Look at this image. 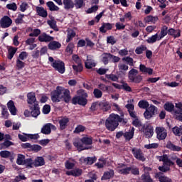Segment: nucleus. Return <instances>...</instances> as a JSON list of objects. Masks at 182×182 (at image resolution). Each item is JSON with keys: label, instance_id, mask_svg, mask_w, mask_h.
<instances>
[{"label": "nucleus", "instance_id": "9", "mask_svg": "<svg viewBox=\"0 0 182 182\" xmlns=\"http://www.w3.org/2000/svg\"><path fill=\"white\" fill-rule=\"evenodd\" d=\"M12 25V18L8 16H4L0 19V28L6 29Z\"/></svg>", "mask_w": 182, "mask_h": 182}, {"label": "nucleus", "instance_id": "50", "mask_svg": "<svg viewBox=\"0 0 182 182\" xmlns=\"http://www.w3.org/2000/svg\"><path fill=\"white\" fill-rule=\"evenodd\" d=\"M164 109L165 110H167V112H173L174 109V105L170 102L166 103L164 105Z\"/></svg>", "mask_w": 182, "mask_h": 182}, {"label": "nucleus", "instance_id": "46", "mask_svg": "<svg viewBox=\"0 0 182 182\" xmlns=\"http://www.w3.org/2000/svg\"><path fill=\"white\" fill-rule=\"evenodd\" d=\"M138 106L140 107V109H147V108H149V102L146 100H141L139 102Z\"/></svg>", "mask_w": 182, "mask_h": 182}, {"label": "nucleus", "instance_id": "45", "mask_svg": "<svg viewBox=\"0 0 182 182\" xmlns=\"http://www.w3.org/2000/svg\"><path fill=\"white\" fill-rule=\"evenodd\" d=\"M105 77L109 80H112V82H117L119 80V77L114 74H107Z\"/></svg>", "mask_w": 182, "mask_h": 182}, {"label": "nucleus", "instance_id": "29", "mask_svg": "<svg viewBox=\"0 0 182 182\" xmlns=\"http://www.w3.org/2000/svg\"><path fill=\"white\" fill-rule=\"evenodd\" d=\"M63 4L65 9H73L75 8V3L72 0H63Z\"/></svg>", "mask_w": 182, "mask_h": 182}, {"label": "nucleus", "instance_id": "20", "mask_svg": "<svg viewBox=\"0 0 182 182\" xmlns=\"http://www.w3.org/2000/svg\"><path fill=\"white\" fill-rule=\"evenodd\" d=\"M60 130H65L68 127V123H69V119L68 117H62L58 120Z\"/></svg>", "mask_w": 182, "mask_h": 182}, {"label": "nucleus", "instance_id": "64", "mask_svg": "<svg viewBox=\"0 0 182 182\" xmlns=\"http://www.w3.org/2000/svg\"><path fill=\"white\" fill-rule=\"evenodd\" d=\"M176 107L178 109V110L176 112L178 114H182V103L178 102L176 103Z\"/></svg>", "mask_w": 182, "mask_h": 182}, {"label": "nucleus", "instance_id": "62", "mask_svg": "<svg viewBox=\"0 0 182 182\" xmlns=\"http://www.w3.org/2000/svg\"><path fill=\"white\" fill-rule=\"evenodd\" d=\"M100 162H97L95 164V166L97 167V168H102L106 165L107 161L105 160H100Z\"/></svg>", "mask_w": 182, "mask_h": 182}, {"label": "nucleus", "instance_id": "12", "mask_svg": "<svg viewBox=\"0 0 182 182\" xmlns=\"http://www.w3.org/2000/svg\"><path fill=\"white\" fill-rule=\"evenodd\" d=\"M52 130H56V126L51 123H48L42 127L41 133H43V134H50V133H52Z\"/></svg>", "mask_w": 182, "mask_h": 182}, {"label": "nucleus", "instance_id": "41", "mask_svg": "<svg viewBox=\"0 0 182 182\" xmlns=\"http://www.w3.org/2000/svg\"><path fill=\"white\" fill-rule=\"evenodd\" d=\"M172 132L175 136H180L182 134V127H174L172 129Z\"/></svg>", "mask_w": 182, "mask_h": 182}, {"label": "nucleus", "instance_id": "35", "mask_svg": "<svg viewBox=\"0 0 182 182\" xmlns=\"http://www.w3.org/2000/svg\"><path fill=\"white\" fill-rule=\"evenodd\" d=\"M166 147L173 151H180V150H181L180 146L174 145L171 141L167 142Z\"/></svg>", "mask_w": 182, "mask_h": 182}, {"label": "nucleus", "instance_id": "34", "mask_svg": "<svg viewBox=\"0 0 182 182\" xmlns=\"http://www.w3.org/2000/svg\"><path fill=\"white\" fill-rule=\"evenodd\" d=\"M76 36V33L73 29H68L67 33L66 42L69 43Z\"/></svg>", "mask_w": 182, "mask_h": 182}, {"label": "nucleus", "instance_id": "36", "mask_svg": "<svg viewBox=\"0 0 182 182\" xmlns=\"http://www.w3.org/2000/svg\"><path fill=\"white\" fill-rule=\"evenodd\" d=\"M46 6L48 7L49 11H59V7L53 3V1H48Z\"/></svg>", "mask_w": 182, "mask_h": 182}, {"label": "nucleus", "instance_id": "33", "mask_svg": "<svg viewBox=\"0 0 182 182\" xmlns=\"http://www.w3.org/2000/svg\"><path fill=\"white\" fill-rule=\"evenodd\" d=\"M0 156L3 159H14V153L9 151H0Z\"/></svg>", "mask_w": 182, "mask_h": 182}, {"label": "nucleus", "instance_id": "47", "mask_svg": "<svg viewBox=\"0 0 182 182\" xmlns=\"http://www.w3.org/2000/svg\"><path fill=\"white\" fill-rule=\"evenodd\" d=\"M146 49H147V47L145 46H139L136 48L135 53H136V55H141V53H143L144 50H146Z\"/></svg>", "mask_w": 182, "mask_h": 182}, {"label": "nucleus", "instance_id": "10", "mask_svg": "<svg viewBox=\"0 0 182 182\" xmlns=\"http://www.w3.org/2000/svg\"><path fill=\"white\" fill-rule=\"evenodd\" d=\"M27 103L29 106H35L39 105V102L36 100V94L33 92L27 94Z\"/></svg>", "mask_w": 182, "mask_h": 182}, {"label": "nucleus", "instance_id": "43", "mask_svg": "<svg viewBox=\"0 0 182 182\" xmlns=\"http://www.w3.org/2000/svg\"><path fill=\"white\" fill-rule=\"evenodd\" d=\"M16 66L18 70H21V69H23V68H25V63L22 61V60L17 58L16 62Z\"/></svg>", "mask_w": 182, "mask_h": 182}, {"label": "nucleus", "instance_id": "15", "mask_svg": "<svg viewBox=\"0 0 182 182\" xmlns=\"http://www.w3.org/2000/svg\"><path fill=\"white\" fill-rule=\"evenodd\" d=\"M133 156L137 160H143L144 159V155L143 154V151H141V149H137V148H133L132 149Z\"/></svg>", "mask_w": 182, "mask_h": 182}, {"label": "nucleus", "instance_id": "52", "mask_svg": "<svg viewBox=\"0 0 182 182\" xmlns=\"http://www.w3.org/2000/svg\"><path fill=\"white\" fill-rule=\"evenodd\" d=\"M74 6H75L76 9H80L83 6V0H75Z\"/></svg>", "mask_w": 182, "mask_h": 182}, {"label": "nucleus", "instance_id": "13", "mask_svg": "<svg viewBox=\"0 0 182 182\" xmlns=\"http://www.w3.org/2000/svg\"><path fill=\"white\" fill-rule=\"evenodd\" d=\"M29 108L31 110V114L33 117H38L41 114V108L39 104L36 105H29Z\"/></svg>", "mask_w": 182, "mask_h": 182}, {"label": "nucleus", "instance_id": "44", "mask_svg": "<svg viewBox=\"0 0 182 182\" xmlns=\"http://www.w3.org/2000/svg\"><path fill=\"white\" fill-rule=\"evenodd\" d=\"M23 18H25V14H18L17 18L15 20L16 24V25H21L23 23Z\"/></svg>", "mask_w": 182, "mask_h": 182}, {"label": "nucleus", "instance_id": "54", "mask_svg": "<svg viewBox=\"0 0 182 182\" xmlns=\"http://www.w3.org/2000/svg\"><path fill=\"white\" fill-rule=\"evenodd\" d=\"M27 178L23 174H20L18 176L15 177L11 182H20L21 180H26Z\"/></svg>", "mask_w": 182, "mask_h": 182}, {"label": "nucleus", "instance_id": "27", "mask_svg": "<svg viewBox=\"0 0 182 182\" xmlns=\"http://www.w3.org/2000/svg\"><path fill=\"white\" fill-rule=\"evenodd\" d=\"M159 41H161V40L160 39V37L159 36V33H156V34L148 38V39L146 40V42H147V43H149L151 45L153 43H156V42H157Z\"/></svg>", "mask_w": 182, "mask_h": 182}, {"label": "nucleus", "instance_id": "3", "mask_svg": "<svg viewBox=\"0 0 182 182\" xmlns=\"http://www.w3.org/2000/svg\"><path fill=\"white\" fill-rule=\"evenodd\" d=\"M89 144H92V138L87 136H84L81 139L76 140L73 143L75 147H77V150L80 151L82 150H86V149H87L86 146H89Z\"/></svg>", "mask_w": 182, "mask_h": 182}, {"label": "nucleus", "instance_id": "63", "mask_svg": "<svg viewBox=\"0 0 182 182\" xmlns=\"http://www.w3.org/2000/svg\"><path fill=\"white\" fill-rule=\"evenodd\" d=\"M118 68L119 70H129V65L123 63H119Z\"/></svg>", "mask_w": 182, "mask_h": 182}, {"label": "nucleus", "instance_id": "28", "mask_svg": "<svg viewBox=\"0 0 182 182\" xmlns=\"http://www.w3.org/2000/svg\"><path fill=\"white\" fill-rule=\"evenodd\" d=\"M159 21V17L157 16H147L145 18H144V21L146 22V23H156V22H157Z\"/></svg>", "mask_w": 182, "mask_h": 182}, {"label": "nucleus", "instance_id": "25", "mask_svg": "<svg viewBox=\"0 0 182 182\" xmlns=\"http://www.w3.org/2000/svg\"><path fill=\"white\" fill-rule=\"evenodd\" d=\"M134 136V127H132L129 132L124 133V138L127 141H130Z\"/></svg>", "mask_w": 182, "mask_h": 182}, {"label": "nucleus", "instance_id": "42", "mask_svg": "<svg viewBox=\"0 0 182 182\" xmlns=\"http://www.w3.org/2000/svg\"><path fill=\"white\" fill-rule=\"evenodd\" d=\"M141 180L143 181V182H154L149 173L142 174Z\"/></svg>", "mask_w": 182, "mask_h": 182}, {"label": "nucleus", "instance_id": "2", "mask_svg": "<svg viewBox=\"0 0 182 182\" xmlns=\"http://www.w3.org/2000/svg\"><path fill=\"white\" fill-rule=\"evenodd\" d=\"M71 99L70 91L63 87L58 86L51 93V100L54 103L59 102L62 100H63L65 103H69Z\"/></svg>", "mask_w": 182, "mask_h": 182}, {"label": "nucleus", "instance_id": "51", "mask_svg": "<svg viewBox=\"0 0 182 182\" xmlns=\"http://www.w3.org/2000/svg\"><path fill=\"white\" fill-rule=\"evenodd\" d=\"M73 48H75V45L73 43H69L65 50L67 53L72 55L73 53Z\"/></svg>", "mask_w": 182, "mask_h": 182}, {"label": "nucleus", "instance_id": "18", "mask_svg": "<svg viewBox=\"0 0 182 182\" xmlns=\"http://www.w3.org/2000/svg\"><path fill=\"white\" fill-rule=\"evenodd\" d=\"M39 42H52L55 38L46 34V33H42L38 38Z\"/></svg>", "mask_w": 182, "mask_h": 182}, {"label": "nucleus", "instance_id": "30", "mask_svg": "<svg viewBox=\"0 0 182 182\" xmlns=\"http://www.w3.org/2000/svg\"><path fill=\"white\" fill-rule=\"evenodd\" d=\"M33 160H17L16 163L18 166L27 165L28 167L32 168Z\"/></svg>", "mask_w": 182, "mask_h": 182}, {"label": "nucleus", "instance_id": "32", "mask_svg": "<svg viewBox=\"0 0 182 182\" xmlns=\"http://www.w3.org/2000/svg\"><path fill=\"white\" fill-rule=\"evenodd\" d=\"M114 173L113 170H109L108 171L104 172L102 180H109L114 177Z\"/></svg>", "mask_w": 182, "mask_h": 182}, {"label": "nucleus", "instance_id": "11", "mask_svg": "<svg viewBox=\"0 0 182 182\" xmlns=\"http://www.w3.org/2000/svg\"><path fill=\"white\" fill-rule=\"evenodd\" d=\"M51 66H53L54 68V69H55L58 72H59V73H65V63H63L61 60H55Z\"/></svg>", "mask_w": 182, "mask_h": 182}, {"label": "nucleus", "instance_id": "16", "mask_svg": "<svg viewBox=\"0 0 182 182\" xmlns=\"http://www.w3.org/2000/svg\"><path fill=\"white\" fill-rule=\"evenodd\" d=\"M168 35H169V36H172L174 39H176V38H180V36H181V30H180V28H169L168 30Z\"/></svg>", "mask_w": 182, "mask_h": 182}, {"label": "nucleus", "instance_id": "22", "mask_svg": "<svg viewBox=\"0 0 182 182\" xmlns=\"http://www.w3.org/2000/svg\"><path fill=\"white\" fill-rule=\"evenodd\" d=\"M111 29H113V24L110 23H103L100 28V31L102 32V33H106L107 31H111Z\"/></svg>", "mask_w": 182, "mask_h": 182}, {"label": "nucleus", "instance_id": "5", "mask_svg": "<svg viewBox=\"0 0 182 182\" xmlns=\"http://www.w3.org/2000/svg\"><path fill=\"white\" fill-rule=\"evenodd\" d=\"M128 77L132 83H140L143 80L141 75H139V71L134 68L129 72Z\"/></svg>", "mask_w": 182, "mask_h": 182}, {"label": "nucleus", "instance_id": "6", "mask_svg": "<svg viewBox=\"0 0 182 182\" xmlns=\"http://www.w3.org/2000/svg\"><path fill=\"white\" fill-rule=\"evenodd\" d=\"M141 132L144 133V136L147 139H150V137H153V134H154V129L153 128V126L147 123L142 125Z\"/></svg>", "mask_w": 182, "mask_h": 182}, {"label": "nucleus", "instance_id": "58", "mask_svg": "<svg viewBox=\"0 0 182 182\" xmlns=\"http://www.w3.org/2000/svg\"><path fill=\"white\" fill-rule=\"evenodd\" d=\"M85 68L87 69H92V59L90 56H87V60L85 61Z\"/></svg>", "mask_w": 182, "mask_h": 182}, {"label": "nucleus", "instance_id": "61", "mask_svg": "<svg viewBox=\"0 0 182 182\" xmlns=\"http://www.w3.org/2000/svg\"><path fill=\"white\" fill-rule=\"evenodd\" d=\"M93 94L97 99H100V97L103 96V92H102L99 89L94 90Z\"/></svg>", "mask_w": 182, "mask_h": 182}, {"label": "nucleus", "instance_id": "21", "mask_svg": "<svg viewBox=\"0 0 182 182\" xmlns=\"http://www.w3.org/2000/svg\"><path fill=\"white\" fill-rule=\"evenodd\" d=\"M61 47L62 44H60L59 41H51L48 44V49H50V50H58V49H60Z\"/></svg>", "mask_w": 182, "mask_h": 182}, {"label": "nucleus", "instance_id": "17", "mask_svg": "<svg viewBox=\"0 0 182 182\" xmlns=\"http://www.w3.org/2000/svg\"><path fill=\"white\" fill-rule=\"evenodd\" d=\"M65 175L67 176H73L74 177H79L82 175V169L79 168H75L73 170L68 171L65 172Z\"/></svg>", "mask_w": 182, "mask_h": 182}, {"label": "nucleus", "instance_id": "24", "mask_svg": "<svg viewBox=\"0 0 182 182\" xmlns=\"http://www.w3.org/2000/svg\"><path fill=\"white\" fill-rule=\"evenodd\" d=\"M139 70L140 72H141V73H144V75H153V69L147 68L143 64H140Z\"/></svg>", "mask_w": 182, "mask_h": 182}, {"label": "nucleus", "instance_id": "26", "mask_svg": "<svg viewBox=\"0 0 182 182\" xmlns=\"http://www.w3.org/2000/svg\"><path fill=\"white\" fill-rule=\"evenodd\" d=\"M7 107L11 114L13 116H15L16 114V107H15V103H14V101L10 100L7 103Z\"/></svg>", "mask_w": 182, "mask_h": 182}, {"label": "nucleus", "instance_id": "14", "mask_svg": "<svg viewBox=\"0 0 182 182\" xmlns=\"http://www.w3.org/2000/svg\"><path fill=\"white\" fill-rule=\"evenodd\" d=\"M164 161V166H159V170L161 172L166 173L170 170V166L168 165L173 164L171 160H162Z\"/></svg>", "mask_w": 182, "mask_h": 182}, {"label": "nucleus", "instance_id": "48", "mask_svg": "<svg viewBox=\"0 0 182 182\" xmlns=\"http://www.w3.org/2000/svg\"><path fill=\"white\" fill-rule=\"evenodd\" d=\"M134 102V100H128V103L126 105L127 109H128V112H133L134 110V105H133V102Z\"/></svg>", "mask_w": 182, "mask_h": 182}, {"label": "nucleus", "instance_id": "7", "mask_svg": "<svg viewBox=\"0 0 182 182\" xmlns=\"http://www.w3.org/2000/svg\"><path fill=\"white\" fill-rule=\"evenodd\" d=\"M73 60L75 65H73L75 72H82L83 70V65H82V60L77 55H73Z\"/></svg>", "mask_w": 182, "mask_h": 182}, {"label": "nucleus", "instance_id": "40", "mask_svg": "<svg viewBox=\"0 0 182 182\" xmlns=\"http://www.w3.org/2000/svg\"><path fill=\"white\" fill-rule=\"evenodd\" d=\"M86 130V127L83 125H77L75 130L73 131V133L75 134H79V133H82V132Z\"/></svg>", "mask_w": 182, "mask_h": 182}, {"label": "nucleus", "instance_id": "4", "mask_svg": "<svg viewBox=\"0 0 182 182\" xmlns=\"http://www.w3.org/2000/svg\"><path fill=\"white\" fill-rule=\"evenodd\" d=\"M78 93H80L81 95L74 97L72 100L73 105H80L81 106H86L87 104V94L83 90L78 91Z\"/></svg>", "mask_w": 182, "mask_h": 182}, {"label": "nucleus", "instance_id": "57", "mask_svg": "<svg viewBox=\"0 0 182 182\" xmlns=\"http://www.w3.org/2000/svg\"><path fill=\"white\" fill-rule=\"evenodd\" d=\"M28 58V53L26 51H22L19 55L17 59L20 60H25V59Z\"/></svg>", "mask_w": 182, "mask_h": 182}, {"label": "nucleus", "instance_id": "53", "mask_svg": "<svg viewBox=\"0 0 182 182\" xmlns=\"http://www.w3.org/2000/svg\"><path fill=\"white\" fill-rule=\"evenodd\" d=\"M41 35V30L39 28H36L32 31V32L29 34V36L31 38L35 36L36 38H38Z\"/></svg>", "mask_w": 182, "mask_h": 182}, {"label": "nucleus", "instance_id": "55", "mask_svg": "<svg viewBox=\"0 0 182 182\" xmlns=\"http://www.w3.org/2000/svg\"><path fill=\"white\" fill-rule=\"evenodd\" d=\"M122 89L125 90V92H132V87L129 86L127 82H122Z\"/></svg>", "mask_w": 182, "mask_h": 182}, {"label": "nucleus", "instance_id": "38", "mask_svg": "<svg viewBox=\"0 0 182 182\" xmlns=\"http://www.w3.org/2000/svg\"><path fill=\"white\" fill-rule=\"evenodd\" d=\"M168 28L166 27V26H164L161 28V32L159 34H158V36L159 37V39H163V38H164V36H166L167 33H168V31H167Z\"/></svg>", "mask_w": 182, "mask_h": 182}, {"label": "nucleus", "instance_id": "1", "mask_svg": "<svg viewBox=\"0 0 182 182\" xmlns=\"http://www.w3.org/2000/svg\"><path fill=\"white\" fill-rule=\"evenodd\" d=\"M119 123L127 124V119H124V114L121 112V116L117 114H111L106 119L105 127L109 132H114L119 127Z\"/></svg>", "mask_w": 182, "mask_h": 182}, {"label": "nucleus", "instance_id": "56", "mask_svg": "<svg viewBox=\"0 0 182 182\" xmlns=\"http://www.w3.org/2000/svg\"><path fill=\"white\" fill-rule=\"evenodd\" d=\"M65 167L68 170H72L75 167V164L73 162H70V161H67L65 162Z\"/></svg>", "mask_w": 182, "mask_h": 182}, {"label": "nucleus", "instance_id": "39", "mask_svg": "<svg viewBox=\"0 0 182 182\" xmlns=\"http://www.w3.org/2000/svg\"><path fill=\"white\" fill-rule=\"evenodd\" d=\"M131 173V167L122 168L119 170V173L124 176H128Z\"/></svg>", "mask_w": 182, "mask_h": 182}, {"label": "nucleus", "instance_id": "19", "mask_svg": "<svg viewBox=\"0 0 182 182\" xmlns=\"http://www.w3.org/2000/svg\"><path fill=\"white\" fill-rule=\"evenodd\" d=\"M36 11L38 16L41 18H48V11L42 6H36Z\"/></svg>", "mask_w": 182, "mask_h": 182}, {"label": "nucleus", "instance_id": "23", "mask_svg": "<svg viewBox=\"0 0 182 182\" xmlns=\"http://www.w3.org/2000/svg\"><path fill=\"white\" fill-rule=\"evenodd\" d=\"M16 52H18V48L9 46L8 48V59H9V60H12V58H14V56H15V53H16Z\"/></svg>", "mask_w": 182, "mask_h": 182}, {"label": "nucleus", "instance_id": "8", "mask_svg": "<svg viewBox=\"0 0 182 182\" xmlns=\"http://www.w3.org/2000/svg\"><path fill=\"white\" fill-rule=\"evenodd\" d=\"M158 140H165L167 137V130L163 127H157L155 129Z\"/></svg>", "mask_w": 182, "mask_h": 182}, {"label": "nucleus", "instance_id": "60", "mask_svg": "<svg viewBox=\"0 0 182 182\" xmlns=\"http://www.w3.org/2000/svg\"><path fill=\"white\" fill-rule=\"evenodd\" d=\"M31 151H34L35 153H38V151H41L42 150V146L34 144L31 145Z\"/></svg>", "mask_w": 182, "mask_h": 182}, {"label": "nucleus", "instance_id": "31", "mask_svg": "<svg viewBox=\"0 0 182 182\" xmlns=\"http://www.w3.org/2000/svg\"><path fill=\"white\" fill-rule=\"evenodd\" d=\"M155 177L156 179L159 181V182H171V179L167 177L162 176L161 172H158L155 174Z\"/></svg>", "mask_w": 182, "mask_h": 182}, {"label": "nucleus", "instance_id": "49", "mask_svg": "<svg viewBox=\"0 0 182 182\" xmlns=\"http://www.w3.org/2000/svg\"><path fill=\"white\" fill-rule=\"evenodd\" d=\"M110 53H104L102 55L104 65H107L109 63V59H110Z\"/></svg>", "mask_w": 182, "mask_h": 182}, {"label": "nucleus", "instance_id": "37", "mask_svg": "<svg viewBox=\"0 0 182 182\" xmlns=\"http://www.w3.org/2000/svg\"><path fill=\"white\" fill-rule=\"evenodd\" d=\"M48 25L51 28V29H53V31H55V32H58L59 31V28H58V26L56 25V21L55 19H51L47 21Z\"/></svg>", "mask_w": 182, "mask_h": 182}, {"label": "nucleus", "instance_id": "59", "mask_svg": "<svg viewBox=\"0 0 182 182\" xmlns=\"http://www.w3.org/2000/svg\"><path fill=\"white\" fill-rule=\"evenodd\" d=\"M159 147V144L153 143L149 144L144 145V148L147 149V150H150V149H157Z\"/></svg>", "mask_w": 182, "mask_h": 182}]
</instances>
